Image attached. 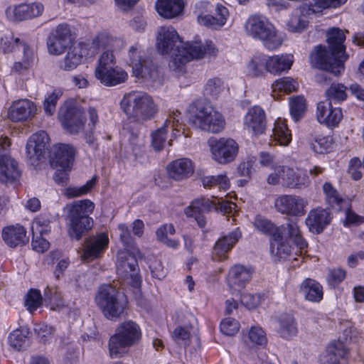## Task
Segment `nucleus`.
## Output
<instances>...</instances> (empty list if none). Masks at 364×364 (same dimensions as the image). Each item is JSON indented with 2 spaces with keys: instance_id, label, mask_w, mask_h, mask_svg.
<instances>
[{
  "instance_id": "57",
  "label": "nucleus",
  "mask_w": 364,
  "mask_h": 364,
  "mask_svg": "<svg viewBox=\"0 0 364 364\" xmlns=\"http://www.w3.org/2000/svg\"><path fill=\"white\" fill-rule=\"evenodd\" d=\"M246 342L247 344H249L248 342H250L253 345H264L267 343L265 333L262 328L259 326H253L249 331L248 341H246Z\"/></svg>"
},
{
  "instance_id": "25",
  "label": "nucleus",
  "mask_w": 364,
  "mask_h": 364,
  "mask_svg": "<svg viewBox=\"0 0 364 364\" xmlns=\"http://www.w3.org/2000/svg\"><path fill=\"white\" fill-rule=\"evenodd\" d=\"M75 150L70 144H59L53 147L51 165L55 167L69 168L74 160Z\"/></svg>"
},
{
  "instance_id": "41",
  "label": "nucleus",
  "mask_w": 364,
  "mask_h": 364,
  "mask_svg": "<svg viewBox=\"0 0 364 364\" xmlns=\"http://www.w3.org/2000/svg\"><path fill=\"white\" fill-rule=\"evenodd\" d=\"M267 62L264 55H255L247 65V75L254 77L263 76L267 71Z\"/></svg>"
},
{
  "instance_id": "2",
  "label": "nucleus",
  "mask_w": 364,
  "mask_h": 364,
  "mask_svg": "<svg viewBox=\"0 0 364 364\" xmlns=\"http://www.w3.org/2000/svg\"><path fill=\"white\" fill-rule=\"evenodd\" d=\"M328 50L321 45L315 47L310 53V63L313 67L325 70L335 75L344 70V62L348 58L343 43L346 35L343 30L332 28L327 33Z\"/></svg>"
},
{
  "instance_id": "31",
  "label": "nucleus",
  "mask_w": 364,
  "mask_h": 364,
  "mask_svg": "<svg viewBox=\"0 0 364 364\" xmlns=\"http://www.w3.org/2000/svg\"><path fill=\"white\" fill-rule=\"evenodd\" d=\"M267 72L274 75H280L289 70L293 63V56L289 54L274 55L267 57Z\"/></svg>"
},
{
  "instance_id": "4",
  "label": "nucleus",
  "mask_w": 364,
  "mask_h": 364,
  "mask_svg": "<svg viewBox=\"0 0 364 364\" xmlns=\"http://www.w3.org/2000/svg\"><path fill=\"white\" fill-rule=\"evenodd\" d=\"M188 122L196 129L212 133L220 132L225 124L219 112L200 102H194L188 107Z\"/></svg>"
},
{
  "instance_id": "14",
  "label": "nucleus",
  "mask_w": 364,
  "mask_h": 364,
  "mask_svg": "<svg viewBox=\"0 0 364 364\" xmlns=\"http://www.w3.org/2000/svg\"><path fill=\"white\" fill-rule=\"evenodd\" d=\"M59 118L65 129L71 134L79 133L85 124L82 109L71 102H66L60 107Z\"/></svg>"
},
{
  "instance_id": "20",
  "label": "nucleus",
  "mask_w": 364,
  "mask_h": 364,
  "mask_svg": "<svg viewBox=\"0 0 364 364\" xmlns=\"http://www.w3.org/2000/svg\"><path fill=\"white\" fill-rule=\"evenodd\" d=\"M37 107L31 100L21 99L14 101L8 112L9 118L13 122L31 120L36 114Z\"/></svg>"
},
{
  "instance_id": "3",
  "label": "nucleus",
  "mask_w": 364,
  "mask_h": 364,
  "mask_svg": "<svg viewBox=\"0 0 364 364\" xmlns=\"http://www.w3.org/2000/svg\"><path fill=\"white\" fill-rule=\"evenodd\" d=\"M120 106L129 119L138 123L153 119L159 111L153 97L146 92L139 91L125 94Z\"/></svg>"
},
{
  "instance_id": "6",
  "label": "nucleus",
  "mask_w": 364,
  "mask_h": 364,
  "mask_svg": "<svg viewBox=\"0 0 364 364\" xmlns=\"http://www.w3.org/2000/svg\"><path fill=\"white\" fill-rule=\"evenodd\" d=\"M141 338L139 326L133 321L121 323L109 341V352L112 358L122 356L127 348L136 345Z\"/></svg>"
},
{
  "instance_id": "16",
  "label": "nucleus",
  "mask_w": 364,
  "mask_h": 364,
  "mask_svg": "<svg viewBox=\"0 0 364 364\" xmlns=\"http://www.w3.org/2000/svg\"><path fill=\"white\" fill-rule=\"evenodd\" d=\"M48 147L49 137L46 132L41 131L33 134L26 147L27 158L31 164L37 166L38 162L45 158Z\"/></svg>"
},
{
  "instance_id": "30",
  "label": "nucleus",
  "mask_w": 364,
  "mask_h": 364,
  "mask_svg": "<svg viewBox=\"0 0 364 364\" xmlns=\"http://www.w3.org/2000/svg\"><path fill=\"white\" fill-rule=\"evenodd\" d=\"M109 242L107 236L101 234L97 237L88 239L85 242V249L83 253V259L92 260L98 257L106 248Z\"/></svg>"
},
{
  "instance_id": "44",
  "label": "nucleus",
  "mask_w": 364,
  "mask_h": 364,
  "mask_svg": "<svg viewBox=\"0 0 364 364\" xmlns=\"http://www.w3.org/2000/svg\"><path fill=\"white\" fill-rule=\"evenodd\" d=\"M272 136L280 145L286 146L291 141V134L284 120L278 119L276 121Z\"/></svg>"
},
{
  "instance_id": "7",
  "label": "nucleus",
  "mask_w": 364,
  "mask_h": 364,
  "mask_svg": "<svg viewBox=\"0 0 364 364\" xmlns=\"http://www.w3.org/2000/svg\"><path fill=\"white\" fill-rule=\"evenodd\" d=\"M247 34L253 38L262 41L269 50L279 48L283 41L274 26L263 16L255 14L250 16L245 25Z\"/></svg>"
},
{
  "instance_id": "24",
  "label": "nucleus",
  "mask_w": 364,
  "mask_h": 364,
  "mask_svg": "<svg viewBox=\"0 0 364 364\" xmlns=\"http://www.w3.org/2000/svg\"><path fill=\"white\" fill-rule=\"evenodd\" d=\"M241 236L242 234L239 228H236L228 235L219 238L214 246V259L219 261L226 259L228 258V253L231 250Z\"/></svg>"
},
{
  "instance_id": "32",
  "label": "nucleus",
  "mask_w": 364,
  "mask_h": 364,
  "mask_svg": "<svg viewBox=\"0 0 364 364\" xmlns=\"http://www.w3.org/2000/svg\"><path fill=\"white\" fill-rule=\"evenodd\" d=\"M132 71L134 76L145 80L156 81L159 78L158 68L150 58L142 59L133 65Z\"/></svg>"
},
{
  "instance_id": "60",
  "label": "nucleus",
  "mask_w": 364,
  "mask_h": 364,
  "mask_svg": "<svg viewBox=\"0 0 364 364\" xmlns=\"http://www.w3.org/2000/svg\"><path fill=\"white\" fill-rule=\"evenodd\" d=\"M112 39L107 33H100L97 35L89 44L90 50H95V55L98 53L100 48H107L111 43Z\"/></svg>"
},
{
  "instance_id": "10",
  "label": "nucleus",
  "mask_w": 364,
  "mask_h": 364,
  "mask_svg": "<svg viewBox=\"0 0 364 364\" xmlns=\"http://www.w3.org/2000/svg\"><path fill=\"white\" fill-rule=\"evenodd\" d=\"M73 44V37L69 26L66 23L59 24L50 32L47 41L48 53L59 55L63 53Z\"/></svg>"
},
{
  "instance_id": "27",
  "label": "nucleus",
  "mask_w": 364,
  "mask_h": 364,
  "mask_svg": "<svg viewBox=\"0 0 364 364\" xmlns=\"http://www.w3.org/2000/svg\"><path fill=\"white\" fill-rule=\"evenodd\" d=\"M95 75L102 84L109 87L123 83L128 77L127 72L118 67L101 69L95 72Z\"/></svg>"
},
{
  "instance_id": "8",
  "label": "nucleus",
  "mask_w": 364,
  "mask_h": 364,
  "mask_svg": "<svg viewBox=\"0 0 364 364\" xmlns=\"http://www.w3.org/2000/svg\"><path fill=\"white\" fill-rule=\"evenodd\" d=\"M95 301L103 315L109 320L116 321L124 312V304L120 300L118 291L111 285L100 287Z\"/></svg>"
},
{
  "instance_id": "52",
  "label": "nucleus",
  "mask_w": 364,
  "mask_h": 364,
  "mask_svg": "<svg viewBox=\"0 0 364 364\" xmlns=\"http://www.w3.org/2000/svg\"><path fill=\"white\" fill-rule=\"evenodd\" d=\"M253 223L255 228L258 231L264 234L272 235V237H274V233L277 230L279 232L282 231L280 228L276 227L269 220L261 215H257Z\"/></svg>"
},
{
  "instance_id": "22",
  "label": "nucleus",
  "mask_w": 364,
  "mask_h": 364,
  "mask_svg": "<svg viewBox=\"0 0 364 364\" xmlns=\"http://www.w3.org/2000/svg\"><path fill=\"white\" fill-rule=\"evenodd\" d=\"M316 117L320 123L328 127H336L343 118L340 107H333L331 102H320L317 105Z\"/></svg>"
},
{
  "instance_id": "50",
  "label": "nucleus",
  "mask_w": 364,
  "mask_h": 364,
  "mask_svg": "<svg viewBox=\"0 0 364 364\" xmlns=\"http://www.w3.org/2000/svg\"><path fill=\"white\" fill-rule=\"evenodd\" d=\"M311 149L320 154L328 151L331 149L332 139L329 136H318L309 139Z\"/></svg>"
},
{
  "instance_id": "29",
  "label": "nucleus",
  "mask_w": 364,
  "mask_h": 364,
  "mask_svg": "<svg viewBox=\"0 0 364 364\" xmlns=\"http://www.w3.org/2000/svg\"><path fill=\"white\" fill-rule=\"evenodd\" d=\"M180 114L178 110L173 112L169 114L164 125L151 134V145L154 150L159 151L163 149L166 141L168 128L171 124L174 126L176 121L178 122Z\"/></svg>"
},
{
  "instance_id": "12",
  "label": "nucleus",
  "mask_w": 364,
  "mask_h": 364,
  "mask_svg": "<svg viewBox=\"0 0 364 364\" xmlns=\"http://www.w3.org/2000/svg\"><path fill=\"white\" fill-rule=\"evenodd\" d=\"M213 159L220 164L232 161L238 153V144L230 138H220L209 141Z\"/></svg>"
},
{
  "instance_id": "23",
  "label": "nucleus",
  "mask_w": 364,
  "mask_h": 364,
  "mask_svg": "<svg viewBox=\"0 0 364 364\" xmlns=\"http://www.w3.org/2000/svg\"><path fill=\"white\" fill-rule=\"evenodd\" d=\"M348 353V349L342 341H335L327 347L326 354L320 359V364H346Z\"/></svg>"
},
{
  "instance_id": "54",
  "label": "nucleus",
  "mask_w": 364,
  "mask_h": 364,
  "mask_svg": "<svg viewBox=\"0 0 364 364\" xmlns=\"http://www.w3.org/2000/svg\"><path fill=\"white\" fill-rule=\"evenodd\" d=\"M298 87V83L290 77H282L276 80L272 84L273 92H284L285 93H290L296 91Z\"/></svg>"
},
{
  "instance_id": "56",
  "label": "nucleus",
  "mask_w": 364,
  "mask_h": 364,
  "mask_svg": "<svg viewBox=\"0 0 364 364\" xmlns=\"http://www.w3.org/2000/svg\"><path fill=\"white\" fill-rule=\"evenodd\" d=\"M213 9V4L208 1L200 0L196 1L193 6V13L196 16L197 22L204 17V16L210 13Z\"/></svg>"
},
{
  "instance_id": "42",
  "label": "nucleus",
  "mask_w": 364,
  "mask_h": 364,
  "mask_svg": "<svg viewBox=\"0 0 364 364\" xmlns=\"http://www.w3.org/2000/svg\"><path fill=\"white\" fill-rule=\"evenodd\" d=\"M279 333L284 338L296 335L297 326L294 318L290 314H283L278 318Z\"/></svg>"
},
{
  "instance_id": "1",
  "label": "nucleus",
  "mask_w": 364,
  "mask_h": 364,
  "mask_svg": "<svg viewBox=\"0 0 364 364\" xmlns=\"http://www.w3.org/2000/svg\"><path fill=\"white\" fill-rule=\"evenodd\" d=\"M156 48L162 55L171 54L170 69L176 70L193 59L202 58L205 53L214 54L216 51L212 41L203 45L200 41L183 43L173 27H161L157 35Z\"/></svg>"
},
{
  "instance_id": "47",
  "label": "nucleus",
  "mask_w": 364,
  "mask_h": 364,
  "mask_svg": "<svg viewBox=\"0 0 364 364\" xmlns=\"http://www.w3.org/2000/svg\"><path fill=\"white\" fill-rule=\"evenodd\" d=\"M28 331L26 329H16L9 336V343L16 350H21L26 346Z\"/></svg>"
},
{
  "instance_id": "48",
  "label": "nucleus",
  "mask_w": 364,
  "mask_h": 364,
  "mask_svg": "<svg viewBox=\"0 0 364 364\" xmlns=\"http://www.w3.org/2000/svg\"><path fill=\"white\" fill-rule=\"evenodd\" d=\"M97 176L92 177L90 180L87 181V183L80 186H70L68 187L64 191V195L68 198L80 197L88 193L92 188L95 186L97 182Z\"/></svg>"
},
{
  "instance_id": "61",
  "label": "nucleus",
  "mask_w": 364,
  "mask_h": 364,
  "mask_svg": "<svg viewBox=\"0 0 364 364\" xmlns=\"http://www.w3.org/2000/svg\"><path fill=\"white\" fill-rule=\"evenodd\" d=\"M220 328L223 334L232 336L239 331L240 324L235 318H226L222 321Z\"/></svg>"
},
{
  "instance_id": "59",
  "label": "nucleus",
  "mask_w": 364,
  "mask_h": 364,
  "mask_svg": "<svg viewBox=\"0 0 364 364\" xmlns=\"http://www.w3.org/2000/svg\"><path fill=\"white\" fill-rule=\"evenodd\" d=\"M323 190L326 194V201L330 205H338L343 201L342 198L330 183H325L323 186Z\"/></svg>"
},
{
  "instance_id": "55",
  "label": "nucleus",
  "mask_w": 364,
  "mask_h": 364,
  "mask_svg": "<svg viewBox=\"0 0 364 364\" xmlns=\"http://www.w3.org/2000/svg\"><path fill=\"white\" fill-rule=\"evenodd\" d=\"M42 304V296L39 290L31 289L26 296L25 305L30 312L36 311Z\"/></svg>"
},
{
  "instance_id": "51",
  "label": "nucleus",
  "mask_w": 364,
  "mask_h": 364,
  "mask_svg": "<svg viewBox=\"0 0 364 364\" xmlns=\"http://www.w3.org/2000/svg\"><path fill=\"white\" fill-rule=\"evenodd\" d=\"M290 114L294 121H299L306 110V100L303 97L298 96L290 100Z\"/></svg>"
},
{
  "instance_id": "9",
  "label": "nucleus",
  "mask_w": 364,
  "mask_h": 364,
  "mask_svg": "<svg viewBox=\"0 0 364 364\" xmlns=\"http://www.w3.org/2000/svg\"><path fill=\"white\" fill-rule=\"evenodd\" d=\"M10 141L7 136H0V182L14 183L21 176L18 163L8 155Z\"/></svg>"
},
{
  "instance_id": "17",
  "label": "nucleus",
  "mask_w": 364,
  "mask_h": 364,
  "mask_svg": "<svg viewBox=\"0 0 364 364\" xmlns=\"http://www.w3.org/2000/svg\"><path fill=\"white\" fill-rule=\"evenodd\" d=\"M43 11L42 4L31 3L10 6L6 9L5 14L9 21L17 22L38 17Z\"/></svg>"
},
{
  "instance_id": "13",
  "label": "nucleus",
  "mask_w": 364,
  "mask_h": 364,
  "mask_svg": "<svg viewBox=\"0 0 364 364\" xmlns=\"http://www.w3.org/2000/svg\"><path fill=\"white\" fill-rule=\"evenodd\" d=\"M64 58L59 61L60 69L65 71H71L82 64L85 58L95 56V50H90L87 43L80 42L73 45L67 50Z\"/></svg>"
},
{
  "instance_id": "39",
  "label": "nucleus",
  "mask_w": 364,
  "mask_h": 364,
  "mask_svg": "<svg viewBox=\"0 0 364 364\" xmlns=\"http://www.w3.org/2000/svg\"><path fill=\"white\" fill-rule=\"evenodd\" d=\"M279 228L282 233L287 232L288 237L301 251L307 247V243L303 238L299 226L296 221L289 220L286 226L282 225Z\"/></svg>"
},
{
  "instance_id": "18",
  "label": "nucleus",
  "mask_w": 364,
  "mask_h": 364,
  "mask_svg": "<svg viewBox=\"0 0 364 364\" xmlns=\"http://www.w3.org/2000/svg\"><path fill=\"white\" fill-rule=\"evenodd\" d=\"M332 218V213L328 209L318 207L309 211L305 223L310 232L320 234L331 223Z\"/></svg>"
},
{
  "instance_id": "53",
  "label": "nucleus",
  "mask_w": 364,
  "mask_h": 364,
  "mask_svg": "<svg viewBox=\"0 0 364 364\" xmlns=\"http://www.w3.org/2000/svg\"><path fill=\"white\" fill-rule=\"evenodd\" d=\"M223 81L218 77L208 79L205 85L204 91L205 95L216 99L224 90Z\"/></svg>"
},
{
  "instance_id": "62",
  "label": "nucleus",
  "mask_w": 364,
  "mask_h": 364,
  "mask_svg": "<svg viewBox=\"0 0 364 364\" xmlns=\"http://www.w3.org/2000/svg\"><path fill=\"white\" fill-rule=\"evenodd\" d=\"M115 58L112 52L106 50L102 53L98 60V65L95 72H98L101 69L110 68L114 67Z\"/></svg>"
},
{
  "instance_id": "49",
  "label": "nucleus",
  "mask_w": 364,
  "mask_h": 364,
  "mask_svg": "<svg viewBox=\"0 0 364 364\" xmlns=\"http://www.w3.org/2000/svg\"><path fill=\"white\" fill-rule=\"evenodd\" d=\"M200 181L203 187L206 188L218 186L219 188L225 191L230 186L229 180L225 175L203 176L200 178Z\"/></svg>"
},
{
  "instance_id": "40",
  "label": "nucleus",
  "mask_w": 364,
  "mask_h": 364,
  "mask_svg": "<svg viewBox=\"0 0 364 364\" xmlns=\"http://www.w3.org/2000/svg\"><path fill=\"white\" fill-rule=\"evenodd\" d=\"M215 205V202L208 198L200 197L191 202L190 205L185 209V213L188 217H192L197 214L209 212Z\"/></svg>"
},
{
  "instance_id": "43",
  "label": "nucleus",
  "mask_w": 364,
  "mask_h": 364,
  "mask_svg": "<svg viewBox=\"0 0 364 364\" xmlns=\"http://www.w3.org/2000/svg\"><path fill=\"white\" fill-rule=\"evenodd\" d=\"M305 7L296 9L294 11L289 20L287 22V27L291 32L300 33L303 31L307 26L308 19L303 11Z\"/></svg>"
},
{
  "instance_id": "28",
  "label": "nucleus",
  "mask_w": 364,
  "mask_h": 364,
  "mask_svg": "<svg viewBox=\"0 0 364 364\" xmlns=\"http://www.w3.org/2000/svg\"><path fill=\"white\" fill-rule=\"evenodd\" d=\"M171 178L180 181L186 178L193 173V165L189 159L181 158L170 163L167 166Z\"/></svg>"
},
{
  "instance_id": "36",
  "label": "nucleus",
  "mask_w": 364,
  "mask_h": 364,
  "mask_svg": "<svg viewBox=\"0 0 364 364\" xmlns=\"http://www.w3.org/2000/svg\"><path fill=\"white\" fill-rule=\"evenodd\" d=\"M26 230L21 225H11L4 228L2 237L10 247H16L26 242Z\"/></svg>"
},
{
  "instance_id": "19",
  "label": "nucleus",
  "mask_w": 364,
  "mask_h": 364,
  "mask_svg": "<svg viewBox=\"0 0 364 364\" xmlns=\"http://www.w3.org/2000/svg\"><path fill=\"white\" fill-rule=\"evenodd\" d=\"M250 269L243 265L232 267L227 276V284L232 294H239L252 277Z\"/></svg>"
},
{
  "instance_id": "15",
  "label": "nucleus",
  "mask_w": 364,
  "mask_h": 364,
  "mask_svg": "<svg viewBox=\"0 0 364 364\" xmlns=\"http://www.w3.org/2000/svg\"><path fill=\"white\" fill-rule=\"evenodd\" d=\"M307 205L306 200L295 195H282L274 202V208L279 213L290 216L304 215Z\"/></svg>"
},
{
  "instance_id": "26",
  "label": "nucleus",
  "mask_w": 364,
  "mask_h": 364,
  "mask_svg": "<svg viewBox=\"0 0 364 364\" xmlns=\"http://www.w3.org/2000/svg\"><path fill=\"white\" fill-rule=\"evenodd\" d=\"M229 17L228 9L223 5L218 4L215 8V15L208 14L201 18L198 23L199 25L212 30L220 29Z\"/></svg>"
},
{
  "instance_id": "33",
  "label": "nucleus",
  "mask_w": 364,
  "mask_h": 364,
  "mask_svg": "<svg viewBox=\"0 0 364 364\" xmlns=\"http://www.w3.org/2000/svg\"><path fill=\"white\" fill-rule=\"evenodd\" d=\"M157 12L165 18H173L179 16L184 9L183 0H157Z\"/></svg>"
},
{
  "instance_id": "35",
  "label": "nucleus",
  "mask_w": 364,
  "mask_h": 364,
  "mask_svg": "<svg viewBox=\"0 0 364 364\" xmlns=\"http://www.w3.org/2000/svg\"><path fill=\"white\" fill-rule=\"evenodd\" d=\"M292 248L282 237V231H277L271 242V253L276 259H287L291 255Z\"/></svg>"
},
{
  "instance_id": "45",
  "label": "nucleus",
  "mask_w": 364,
  "mask_h": 364,
  "mask_svg": "<svg viewBox=\"0 0 364 364\" xmlns=\"http://www.w3.org/2000/svg\"><path fill=\"white\" fill-rule=\"evenodd\" d=\"M175 232L176 230L172 224H165L156 230V235L159 241L168 247L176 249L179 245L178 241L168 237V235H173Z\"/></svg>"
},
{
  "instance_id": "38",
  "label": "nucleus",
  "mask_w": 364,
  "mask_h": 364,
  "mask_svg": "<svg viewBox=\"0 0 364 364\" xmlns=\"http://www.w3.org/2000/svg\"><path fill=\"white\" fill-rule=\"evenodd\" d=\"M32 230L33 240L31 245L33 249L38 252H44L49 248L50 243L42 236L48 234L50 232V228L48 226L43 227L38 221H36L33 225Z\"/></svg>"
},
{
  "instance_id": "34",
  "label": "nucleus",
  "mask_w": 364,
  "mask_h": 364,
  "mask_svg": "<svg viewBox=\"0 0 364 364\" xmlns=\"http://www.w3.org/2000/svg\"><path fill=\"white\" fill-rule=\"evenodd\" d=\"M299 291L307 301L311 302H319L323 295L322 286L317 281L310 278L302 282Z\"/></svg>"
},
{
  "instance_id": "46",
  "label": "nucleus",
  "mask_w": 364,
  "mask_h": 364,
  "mask_svg": "<svg viewBox=\"0 0 364 364\" xmlns=\"http://www.w3.org/2000/svg\"><path fill=\"white\" fill-rule=\"evenodd\" d=\"M347 87L341 83H333L326 90L327 102H341L347 98Z\"/></svg>"
},
{
  "instance_id": "58",
  "label": "nucleus",
  "mask_w": 364,
  "mask_h": 364,
  "mask_svg": "<svg viewBox=\"0 0 364 364\" xmlns=\"http://www.w3.org/2000/svg\"><path fill=\"white\" fill-rule=\"evenodd\" d=\"M63 92L60 90H55L49 95L44 101V110L48 115H53L55 112L58 100L62 96Z\"/></svg>"
},
{
  "instance_id": "21",
  "label": "nucleus",
  "mask_w": 364,
  "mask_h": 364,
  "mask_svg": "<svg viewBox=\"0 0 364 364\" xmlns=\"http://www.w3.org/2000/svg\"><path fill=\"white\" fill-rule=\"evenodd\" d=\"M244 124L255 135L263 134L267 125L266 115L263 109L259 106L250 108L245 116Z\"/></svg>"
},
{
  "instance_id": "5",
  "label": "nucleus",
  "mask_w": 364,
  "mask_h": 364,
  "mask_svg": "<svg viewBox=\"0 0 364 364\" xmlns=\"http://www.w3.org/2000/svg\"><path fill=\"white\" fill-rule=\"evenodd\" d=\"M94 208V203L88 199L77 200L67 205L68 234L71 238L80 240L92 228L93 220L90 215Z\"/></svg>"
},
{
  "instance_id": "11",
  "label": "nucleus",
  "mask_w": 364,
  "mask_h": 364,
  "mask_svg": "<svg viewBox=\"0 0 364 364\" xmlns=\"http://www.w3.org/2000/svg\"><path fill=\"white\" fill-rule=\"evenodd\" d=\"M117 272L127 283L134 287H139L141 279L138 274V263L136 257L127 252H122L117 255Z\"/></svg>"
},
{
  "instance_id": "64",
  "label": "nucleus",
  "mask_w": 364,
  "mask_h": 364,
  "mask_svg": "<svg viewBox=\"0 0 364 364\" xmlns=\"http://www.w3.org/2000/svg\"><path fill=\"white\" fill-rule=\"evenodd\" d=\"M20 43L21 40L18 38H14L11 36H0V49L4 53L11 52Z\"/></svg>"
},
{
  "instance_id": "63",
  "label": "nucleus",
  "mask_w": 364,
  "mask_h": 364,
  "mask_svg": "<svg viewBox=\"0 0 364 364\" xmlns=\"http://www.w3.org/2000/svg\"><path fill=\"white\" fill-rule=\"evenodd\" d=\"M190 336L191 334L189 331L186 328L182 326L176 327L172 334V337L175 341L184 346L188 344Z\"/></svg>"
},
{
  "instance_id": "37",
  "label": "nucleus",
  "mask_w": 364,
  "mask_h": 364,
  "mask_svg": "<svg viewBox=\"0 0 364 364\" xmlns=\"http://www.w3.org/2000/svg\"><path fill=\"white\" fill-rule=\"evenodd\" d=\"M282 180L283 186L291 188H299L308 183V178L304 173L284 166Z\"/></svg>"
}]
</instances>
